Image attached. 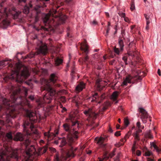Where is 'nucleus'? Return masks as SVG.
Here are the masks:
<instances>
[{"instance_id":"0eeeda50","label":"nucleus","mask_w":161,"mask_h":161,"mask_svg":"<svg viewBox=\"0 0 161 161\" xmlns=\"http://www.w3.org/2000/svg\"><path fill=\"white\" fill-rule=\"evenodd\" d=\"M20 13L21 12L19 11L17 12L14 8L11 9L6 8L4 10V13L0 12V19H3L2 23L5 25H7L9 24V22L6 19V17L10 15H11L14 18H16Z\"/></svg>"},{"instance_id":"13d9d810","label":"nucleus","mask_w":161,"mask_h":161,"mask_svg":"<svg viewBox=\"0 0 161 161\" xmlns=\"http://www.w3.org/2000/svg\"><path fill=\"white\" fill-rule=\"evenodd\" d=\"M18 1L19 3L22 2L25 3L26 2V0H18Z\"/></svg>"},{"instance_id":"c9c22d12","label":"nucleus","mask_w":161,"mask_h":161,"mask_svg":"<svg viewBox=\"0 0 161 161\" xmlns=\"http://www.w3.org/2000/svg\"><path fill=\"white\" fill-rule=\"evenodd\" d=\"M154 149L155 150H156V152L158 153H159L160 152H161V148H159L158 146H156L155 147H154Z\"/></svg>"},{"instance_id":"ddd939ff","label":"nucleus","mask_w":161,"mask_h":161,"mask_svg":"<svg viewBox=\"0 0 161 161\" xmlns=\"http://www.w3.org/2000/svg\"><path fill=\"white\" fill-rule=\"evenodd\" d=\"M40 44L38 46L39 47L38 53V54L42 53L44 55L47 52V47L46 45H43L42 42L39 41Z\"/></svg>"},{"instance_id":"680f3d73","label":"nucleus","mask_w":161,"mask_h":161,"mask_svg":"<svg viewBox=\"0 0 161 161\" xmlns=\"http://www.w3.org/2000/svg\"><path fill=\"white\" fill-rule=\"evenodd\" d=\"M63 99V102H64L65 101V98L64 97H61V100Z\"/></svg>"},{"instance_id":"a19ab883","label":"nucleus","mask_w":161,"mask_h":161,"mask_svg":"<svg viewBox=\"0 0 161 161\" xmlns=\"http://www.w3.org/2000/svg\"><path fill=\"white\" fill-rule=\"evenodd\" d=\"M136 126L138 127V129H140L141 128V123L139 122H138L136 123Z\"/></svg>"},{"instance_id":"bb28decb","label":"nucleus","mask_w":161,"mask_h":161,"mask_svg":"<svg viewBox=\"0 0 161 161\" xmlns=\"http://www.w3.org/2000/svg\"><path fill=\"white\" fill-rule=\"evenodd\" d=\"M119 43L120 47V51H122L124 46L123 40H119Z\"/></svg>"},{"instance_id":"e433bc0d","label":"nucleus","mask_w":161,"mask_h":161,"mask_svg":"<svg viewBox=\"0 0 161 161\" xmlns=\"http://www.w3.org/2000/svg\"><path fill=\"white\" fill-rule=\"evenodd\" d=\"M119 16L121 18H124L125 16V13L122 12H119L118 13Z\"/></svg>"},{"instance_id":"603ef678","label":"nucleus","mask_w":161,"mask_h":161,"mask_svg":"<svg viewBox=\"0 0 161 161\" xmlns=\"http://www.w3.org/2000/svg\"><path fill=\"white\" fill-rule=\"evenodd\" d=\"M105 96H104V95L103 94L101 95L100 98L101 100H103L105 98Z\"/></svg>"},{"instance_id":"c756f323","label":"nucleus","mask_w":161,"mask_h":161,"mask_svg":"<svg viewBox=\"0 0 161 161\" xmlns=\"http://www.w3.org/2000/svg\"><path fill=\"white\" fill-rule=\"evenodd\" d=\"M23 12L26 14H28L29 12V8L27 6H25L23 10Z\"/></svg>"},{"instance_id":"a878e982","label":"nucleus","mask_w":161,"mask_h":161,"mask_svg":"<svg viewBox=\"0 0 161 161\" xmlns=\"http://www.w3.org/2000/svg\"><path fill=\"white\" fill-rule=\"evenodd\" d=\"M128 54L129 56L131 57L132 58H133L136 55L137 53L135 52L130 51L128 52Z\"/></svg>"},{"instance_id":"412c9836","label":"nucleus","mask_w":161,"mask_h":161,"mask_svg":"<svg viewBox=\"0 0 161 161\" xmlns=\"http://www.w3.org/2000/svg\"><path fill=\"white\" fill-rule=\"evenodd\" d=\"M59 141L60 145L59 147H62L64 146L67 143L66 138L65 137H63V138H60L59 139Z\"/></svg>"},{"instance_id":"cd10ccee","label":"nucleus","mask_w":161,"mask_h":161,"mask_svg":"<svg viewBox=\"0 0 161 161\" xmlns=\"http://www.w3.org/2000/svg\"><path fill=\"white\" fill-rule=\"evenodd\" d=\"M55 64L58 65L62 63V60L57 58L55 61Z\"/></svg>"},{"instance_id":"c03bdc74","label":"nucleus","mask_w":161,"mask_h":161,"mask_svg":"<svg viewBox=\"0 0 161 161\" xmlns=\"http://www.w3.org/2000/svg\"><path fill=\"white\" fill-rule=\"evenodd\" d=\"M150 23H146V29L148 30L149 28V24Z\"/></svg>"},{"instance_id":"338daca9","label":"nucleus","mask_w":161,"mask_h":161,"mask_svg":"<svg viewBox=\"0 0 161 161\" xmlns=\"http://www.w3.org/2000/svg\"><path fill=\"white\" fill-rule=\"evenodd\" d=\"M114 60H113L110 63V64H111L112 65L114 64Z\"/></svg>"},{"instance_id":"a211bd4d","label":"nucleus","mask_w":161,"mask_h":161,"mask_svg":"<svg viewBox=\"0 0 161 161\" xmlns=\"http://www.w3.org/2000/svg\"><path fill=\"white\" fill-rule=\"evenodd\" d=\"M85 84L82 82H81L75 87L76 92H79L81 91L85 87Z\"/></svg>"},{"instance_id":"6e6d98bb","label":"nucleus","mask_w":161,"mask_h":161,"mask_svg":"<svg viewBox=\"0 0 161 161\" xmlns=\"http://www.w3.org/2000/svg\"><path fill=\"white\" fill-rule=\"evenodd\" d=\"M88 59V56L86 55V57L85 58L84 61H86Z\"/></svg>"},{"instance_id":"4468645a","label":"nucleus","mask_w":161,"mask_h":161,"mask_svg":"<svg viewBox=\"0 0 161 161\" xmlns=\"http://www.w3.org/2000/svg\"><path fill=\"white\" fill-rule=\"evenodd\" d=\"M26 113L27 116L29 118L31 122H35L37 119V116L35 113L27 110Z\"/></svg>"},{"instance_id":"ea45409f","label":"nucleus","mask_w":161,"mask_h":161,"mask_svg":"<svg viewBox=\"0 0 161 161\" xmlns=\"http://www.w3.org/2000/svg\"><path fill=\"white\" fill-rule=\"evenodd\" d=\"M30 123L28 122H25L24 123L23 127L25 129L26 128V126H28L29 125Z\"/></svg>"},{"instance_id":"f8f14e48","label":"nucleus","mask_w":161,"mask_h":161,"mask_svg":"<svg viewBox=\"0 0 161 161\" xmlns=\"http://www.w3.org/2000/svg\"><path fill=\"white\" fill-rule=\"evenodd\" d=\"M139 111L142 114L141 118L143 123H146L147 122L146 119L148 118L149 116L147 113V112L142 108H139Z\"/></svg>"},{"instance_id":"dca6fc26","label":"nucleus","mask_w":161,"mask_h":161,"mask_svg":"<svg viewBox=\"0 0 161 161\" xmlns=\"http://www.w3.org/2000/svg\"><path fill=\"white\" fill-rule=\"evenodd\" d=\"M95 140L97 141V144L100 147H104L105 145V144L103 143V142L106 141V138L103 137H100L99 138L96 137L95 138Z\"/></svg>"},{"instance_id":"423d86ee","label":"nucleus","mask_w":161,"mask_h":161,"mask_svg":"<svg viewBox=\"0 0 161 161\" xmlns=\"http://www.w3.org/2000/svg\"><path fill=\"white\" fill-rule=\"evenodd\" d=\"M16 151L11 148L4 147L0 151V161H9L11 158H16Z\"/></svg>"},{"instance_id":"5fc2aeb1","label":"nucleus","mask_w":161,"mask_h":161,"mask_svg":"<svg viewBox=\"0 0 161 161\" xmlns=\"http://www.w3.org/2000/svg\"><path fill=\"white\" fill-rule=\"evenodd\" d=\"M51 151L53 152H56V150L54 148H52L51 149Z\"/></svg>"},{"instance_id":"864d4df0","label":"nucleus","mask_w":161,"mask_h":161,"mask_svg":"<svg viewBox=\"0 0 161 161\" xmlns=\"http://www.w3.org/2000/svg\"><path fill=\"white\" fill-rule=\"evenodd\" d=\"M158 73L159 75L161 76V71L159 69H158Z\"/></svg>"},{"instance_id":"1a4fd4ad","label":"nucleus","mask_w":161,"mask_h":161,"mask_svg":"<svg viewBox=\"0 0 161 161\" xmlns=\"http://www.w3.org/2000/svg\"><path fill=\"white\" fill-rule=\"evenodd\" d=\"M141 75L140 74H138L137 75L134 76H132L130 75H129L126 77L121 85L122 86L124 85L127 86L128 83H131V80L133 79H135V80H141V78L140 77V76Z\"/></svg>"},{"instance_id":"4c0bfd02","label":"nucleus","mask_w":161,"mask_h":161,"mask_svg":"<svg viewBox=\"0 0 161 161\" xmlns=\"http://www.w3.org/2000/svg\"><path fill=\"white\" fill-rule=\"evenodd\" d=\"M123 60L124 61L125 64H127V57L126 56H125L123 57L122 58Z\"/></svg>"},{"instance_id":"bf43d9fd","label":"nucleus","mask_w":161,"mask_h":161,"mask_svg":"<svg viewBox=\"0 0 161 161\" xmlns=\"http://www.w3.org/2000/svg\"><path fill=\"white\" fill-rule=\"evenodd\" d=\"M114 155V152H113L112 153L110 154L109 156L110 158H112Z\"/></svg>"},{"instance_id":"052dcab7","label":"nucleus","mask_w":161,"mask_h":161,"mask_svg":"<svg viewBox=\"0 0 161 161\" xmlns=\"http://www.w3.org/2000/svg\"><path fill=\"white\" fill-rule=\"evenodd\" d=\"M92 24L93 25H96L97 24V22L95 20H93L92 22Z\"/></svg>"},{"instance_id":"de8ad7c7","label":"nucleus","mask_w":161,"mask_h":161,"mask_svg":"<svg viewBox=\"0 0 161 161\" xmlns=\"http://www.w3.org/2000/svg\"><path fill=\"white\" fill-rule=\"evenodd\" d=\"M136 154L137 156H139L141 155V152L139 150H137L136 152Z\"/></svg>"},{"instance_id":"79ce46f5","label":"nucleus","mask_w":161,"mask_h":161,"mask_svg":"<svg viewBox=\"0 0 161 161\" xmlns=\"http://www.w3.org/2000/svg\"><path fill=\"white\" fill-rule=\"evenodd\" d=\"M114 51L115 53H116L117 54H119V51L118 48H114Z\"/></svg>"},{"instance_id":"7c9ffc66","label":"nucleus","mask_w":161,"mask_h":161,"mask_svg":"<svg viewBox=\"0 0 161 161\" xmlns=\"http://www.w3.org/2000/svg\"><path fill=\"white\" fill-rule=\"evenodd\" d=\"M52 133H51L49 131L47 132H45L44 133V135L45 136L47 137L48 138H50L51 136L52 135Z\"/></svg>"},{"instance_id":"37998d69","label":"nucleus","mask_w":161,"mask_h":161,"mask_svg":"<svg viewBox=\"0 0 161 161\" xmlns=\"http://www.w3.org/2000/svg\"><path fill=\"white\" fill-rule=\"evenodd\" d=\"M124 18V20L126 22H130L129 19L128 17L125 16Z\"/></svg>"},{"instance_id":"5701e85b","label":"nucleus","mask_w":161,"mask_h":161,"mask_svg":"<svg viewBox=\"0 0 161 161\" xmlns=\"http://www.w3.org/2000/svg\"><path fill=\"white\" fill-rule=\"evenodd\" d=\"M11 60H12L11 59L6 58L4 60L1 61L0 62V67H3L6 65L8 64V63L7 62Z\"/></svg>"},{"instance_id":"69168bd1","label":"nucleus","mask_w":161,"mask_h":161,"mask_svg":"<svg viewBox=\"0 0 161 161\" xmlns=\"http://www.w3.org/2000/svg\"><path fill=\"white\" fill-rule=\"evenodd\" d=\"M34 128V126L32 125H31L30 126V128L32 130V129Z\"/></svg>"},{"instance_id":"2eb2a0df","label":"nucleus","mask_w":161,"mask_h":161,"mask_svg":"<svg viewBox=\"0 0 161 161\" xmlns=\"http://www.w3.org/2000/svg\"><path fill=\"white\" fill-rule=\"evenodd\" d=\"M106 85V83L104 81L97 80L96 81L97 88L99 91L103 90Z\"/></svg>"},{"instance_id":"09e8293b","label":"nucleus","mask_w":161,"mask_h":161,"mask_svg":"<svg viewBox=\"0 0 161 161\" xmlns=\"http://www.w3.org/2000/svg\"><path fill=\"white\" fill-rule=\"evenodd\" d=\"M110 30V28L109 27H108V29H107V31H106V34L105 36H108V32Z\"/></svg>"},{"instance_id":"7ed1b4c3","label":"nucleus","mask_w":161,"mask_h":161,"mask_svg":"<svg viewBox=\"0 0 161 161\" xmlns=\"http://www.w3.org/2000/svg\"><path fill=\"white\" fill-rule=\"evenodd\" d=\"M69 119L72 122V125H70L67 123L64 124L63 127L65 131L68 132L67 134V139L69 145L71 146L72 142L78 138L77 134L78 129V124L77 122H73V117L70 116Z\"/></svg>"},{"instance_id":"774afa93","label":"nucleus","mask_w":161,"mask_h":161,"mask_svg":"<svg viewBox=\"0 0 161 161\" xmlns=\"http://www.w3.org/2000/svg\"><path fill=\"white\" fill-rule=\"evenodd\" d=\"M108 131L110 133H112L113 132V130L111 128H109Z\"/></svg>"},{"instance_id":"39448f33","label":"nucleus","mask_w":161,"mask_h":161,"mask_svg":"<svg viewBox=\"0 0 161 161\" xmlns=\"http://www.w3.org/2000/svg\"><path fill=\"white\" fill-rule=\"evenodd\" d=\"M21 64L19 63H17L16 66L17 69L16 70L13 71L11 75L9 77V78L14 79L16 78V81L19 82H22V79H21L22 77L26 78L29 75L28 69L27 67H23V69L22 71L21 75H19V73L20 69L21 68Z\"/></svg>"},{"instance_id":"8fccbe9b","label":"nucleus","mask_w":161,"mask_h":161,"mask_svg":"<svg viewBox=\"0 0 161 161\" xmlns=\"http://www.w3.org/2000/svg\"><path fill=\"white\" fill-rule=\"evenodd\" d=\"M29 98L31 100H33L34 99V96L33 95H31L29 97Z\"/></svg>"},{"instance_id":"6e6552de","label":"nucleus","mask_w":161,"mask_h":161,"mask_svg":"<svg viewBox=\"0 0 161 161\" xmlns=\"http://www.w3.org/2000/svg\"><path fill=\"white\" fill-rule=\"evenodd\" d=\"M31 142V140L29 139H27L25 140V144L26 146V150L25 153L24 154L25 156V159L23 161L22 160V159H21V158H18L17 155V150H14L12 148H11L13 150H16V155H17V157L16 158H13L17 160H18V161H26L27 160L28 158V157H30V156H32V155L33 154L34 152L36 151V149L34 147V146L33 145H31L30 146H29L28 145ZM8 148H9V147H8ZM11 148V147H10Z\"/></svg>"},{"instance_id":"49530a36","label":"nucleus","mask_w":161,"mask_h":161,"mask_svg":"<svg viewBox=\"0 0 161 161\" xmlns=\"http://www.w3.org/2000/svg\"><path fill=\"white\" fill-rule=\"evenodd\" d=\"M114 135L116 136H119L120 135V133L119 132L117 131L115 133Z\"/></svg>"},{"instance_id":"4be33fe9","label":"nucleus","mask_w":161,"mask_h":161,"mask_svg":"<svg viewBox=\"0 0 161 161\" xmlns=\"http://www.w3.org/2000/svg\"><path fill=\"white\" fill-rule=\"evenodd\" d=\"M119 94V92L114 91L112 94L111 96V99L114 101L116 100Z\"/></svg>"},{"instance_id":"f03ea898","label":"nucleus","mask_w":161,"mask_h":161,"mask_svg":"<svg viewBox=\"0 0 161 161\" xmlns=\"http://www.w3.org/2000/svg\"><path fill=\"white\" fill-rule=\"evenodd\" d=\"M23 91L24 92L25 96H26L27 95V90L25 87H18L16 88L15 89H14L13 92V94L11 96V99L10 102L15 103V104L17 105L21 104L22 103L24 102L25 104L27 105L29 107H30L31 106L27 99L25 98V102H23L22 101V98L21 97L17 98L15 97V95ZM3 102L4 105L8 106V109H11L12 111L15 110L14 109H11L10 108L13 106V105H10V102L7 99L5 98H3Z\"/></svg>"},{"instance_id":"c85d7f7f","label":"nucleus","mask_w":161,"mask_h":161,"mask_svg":"<svg viewBox=\"0 0 161 161\" xmlns=\"http://www.w3.org/2000/svg\"><path fill=\"white\" fill-rule=\"evenodd\" d=\"M6 137L8 140H10L12 139V136L11 133L9 132L6 135Z\"/></svg>"},{"instance_id":"aec40b11","label":"nucleus","mask_w":161,"mask_h":161,"mask_svg":"<svg viewBox=\"0 0 161 161\" xmlns=\"http://www.w3.org/2000/svg\"><path fill=\"white\" fill-rule=\"evenodd\" d=\"M99 98V97L98 96L97 93H95L92 95V97H91L89 98V99L92 102H97Z\"/></svg>"},{"instance_id":"20e7f679","label":"nucleus","mask_w":161,"mask_h":161,"mask_svg":"<svg viewBox=\"0 0 161 161\" xmlns=\"http://www.w3.org/2000/svg\"><path fill=\"white\" fill-rule=\"evenodd\" d=\"M57 12L56 10L53 9L50 11L49 13L47 14L44 15V17L43 18V21L46 25H48L49 27L52 26H55L56 25L61 24H63L65 22L67 17L65 15H61L57 19V16L54 18L53 14H55Z\"/></svg>"},{"instance_id":"f704fd0d","label":"nucleus","mask_w":161,"mask_h":161,"mask_svg":"<svg viewBox=\"0 0 161 161\" xmlns=\"http://www.w3.org/2000/svg\"><path fill=\"white\" fill-rule=\"evenodd\" d=\"M59 154L57 153H56L55 157V161H59Z\"/></svg>"},{"instance_id":"e2e57ef3","label":"nucleus","mask_w":161,"mask_h":161,"mask_svg":"<svg viewBox=\"0 0 161 161\" xmlns=\"http://www.w3.org/2000/svg\"><path fill=\"white\" fill-rule=\"evenodd\" d=\"M147 161H153V160L152 159L149 158H147Z\"/></svg>"},{"instance_id":"b1692460","label":"nucleus","mask_w":161,"mask_h":161,"mask_svg":"<svg viewBox=\"0 0 161 161\" xmlns=\"http://www.w3.org/2000/svg\"><path fill=\"white\" fill-rule=\"evenodd\" d=\"M81 50L84 51L86 54L88 53V45L86 43H84L81 47Z\"/></svg>"},{"instance_id":"58836bf2","label":"nucleus","mask_w":161,"mask_h":161,"mask_svg":"<svg viewBox=\"0 0 161 161\" xmlns=\"http://www.w3.org/2000/svg\"><path fill=\"white\" fill-rule=\"evenodd\" d=\"M130 8L131 11H133L135 9V4L134 3H132L131 4Z\"/></svg>"},{"instance_id":"0e129e2a","label":"nucleus","mask_w":161,"mask_h":161,"mask_svg":"<svg viewBox=\"0 0 161 161\" xmlns=\"http://www.w3.org/2000/svg\"><path fill=\"white\" fill-rule=\"evenodd\" d=\"M35 56V55L34 54H32V55L31 56H28V57L30 58H31L32 57H33L34 56Z\"/></svg>"},{"instance_id":"393cba45","label":"nucleus","mask_w":161,"mask_h":161,"mask_svg":"<svg viewBox=\"0 0 161 161\" xmlns=\"http://www.w3.org/2000/svg\"><path fill=\"white\" fill-rule=\"evenodd\" d=\"M146 23H150L152 21L151 16L147 14H144Z\"/></svg>"},{"instance_id":"9d476101","label":"nucleus","mask_w":161,"mask_h":161,"mask_svg":"<svg viewBox=\"0 0 161 161\" xmlns=\"http://www.w3.org/2000/svg\"><path fill=\"white\" fill-rule=\"evenodd\" d=\"M46 151L47 148H39L38 149V152H36V151L32 155V156H30V157H28V158L26 161H33L32 159L34 158L35 157L43 154L45 153Z\"/></svg>"},{"instance_id":"3c124183","label":"nucleus","mask_w":161,"mask_h":161,"mask_svg":"<svg viewBox=\"0 0 161 161\" xmlns=\"http://www.w3.org/2000/svg\"><path fill=\"white\" fill-rule=\"evenodd\" d=\"M142 132V130L140 129H138V130L136 131V133H137V134H138L139 133L141 132Z\"/></svg>"},{"instance_id":"9b49d317","label":"nucleus","mask_w":161,"mask_h":161,"mask_svg":"<svg viewBox=\"0 0 161 161\" xmlns=\"http://www.w3.org/2000/svg\"><path fill=\"white\" fill-rule=\"evenodd\" d=\"M84 113L86 116L92 118L93 119L95 118L98 115L97 113H95L94 110L93 108H90L85 110L84 111Z\"/></svg>"},{"instance_id":"2f4dec72","label":"nucleus","mask_w":161,"mask_h":161,"mask_svg":"<svg viewBox=\"0 0 161 161\" xmlns=\"http://www.w3.org/2000/svg\"><path fill=\"white\" fill-rule=\"evenodd\" d=\"M124 122L125 125L126 127L129 124V120L127 118H125L124 119Z\"/></svg>"},{"instance_id":"473e14b6","label":"nucleus","mask_w":161,"mask_h":161,"mask_svg":"<svg viewBox=\"0 0 161 161\" xmlns=\"http://www.w3.org/2000/svg\"><path fill=\"white\" fill-rule=\"evenodd\" d=\"M134 136L135 140L136 141H138L139 140V136L138 134L137 133H134Z\"/></svg>"},{"instance_id":"6ab92c4d","label":"nucleus","mask_w":161,"mask_h":161,"mask_svg":"<svg viewBox=\"0 0 161 161\" xmlns=\"http://www.w3.org/2000/svg\"><path fill=\"white\" fill-rule=\"evenodd\" d=\"M14 140L16 141H22L23 140V136L20 133H17L16 134Z\"/></svg>"},{"instance_id":"a18cd8bd","label":"nucleus","mask_w":161,"mask_h":161,"mask_svg":"<svg viewBox=\"0 0 161 161\" xmlns=\"http://www.w3.org/2000/svg\"><path fill=\"white\" fill-rule=\"evenodd\" d=\"M150 145L151 147H153L154 148L155 147L157 146L155 143L154 142H151L150 143Z\"/></svg>"},{"instance_id":"f257e3e1","label":"nucleus","mask_w":161,"mask_h":161,"mask_svg":"<svg viewBox=\"0 0 161 161\" xmlns=\"http://www.w3.org/2000/svg\"><path fill=\"white\" fill-rule=\"evenodd\" d=\"M57 79V78L54 74H52L51 75L50 80H48L43 79L42 80V85L44 86V89L46 90L48 92V94H46L43 98V101L39 99L37 101L38 104L40 107L42 106L43 103H49L51 102V100L55 94V90L51 87V85L50 82H52L54 83Z\"/></svg>"},{"instance_id":"72a5a7b5","label":"nucleus","mask_w":161,"mask_h":161,"mask_svg":"<svg viewBox=\"0 0 161 161\" xmlns=\"http://www.w3.org/2000/svg\"><path fill=\"white\" fill-rule=\"evenodd\" d=\"M152 154V153L151 151H148L145 153V156H149Z\"/></svg>"},{"instance_id":"4d7b16f0","label":"nucleus","mask_w":161,"mask_h":161,"mask_svg":"<svg viewBox=\"0 0 161 161\" xmlns=\"http://www.w3.org/2000/svg\"><path fill=\"white\" fill-rule=\"evenodd\" d=\"M54 143L56 144H58V143H59V139L58 140L55 141Z\"/></svg>"},{"instance_id":"f3484780","label":"nucleus","mask_w":161,"mask_h":161,"mask_svg":"<svg viewBox=\"0 0 161 161\" xmlns=\"http://www.w3.org/2000/svg\"><path fill=\"white\" fill-rule=\"evenodd\" d=\"M77 149V148H74L73 147H71L70 151H67L65 152L64 154L63 155V157L66 156L67 157H71L73 158L74 157L75 155L73 153L74 151H76Z\"/></svg>"}]
</instances>
